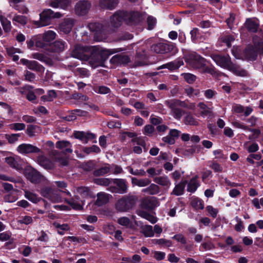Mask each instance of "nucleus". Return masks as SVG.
Instances as JSON below:
<instances>
[{
  "label": "nucleus",
  "instance_id": "obj_1",
  "mask_svg": "<svg viewBox=\"0 0 263 263\" xmlns=\"http://www.w3.org/2000/svg\"><path fill=\"white\" fill-rule=\"evenodd\" d=\"M88 51V61L89 65L93 68L103 66L104 62L109 57L118 52L122 51V48L114 49H104L97 46H90Z\"/></svg>",
  "mask_w": 263,
  "mask_h": 263
},
{
  "label": "nucleus",
  "instance_id": "obj_2",
  "mask_svg": "<svg viewBox=\"0 0 263 263\" xmlns=\"http://www.w3.org/2000/svg\"><path fill=\"white\" fill-rule=\"evenodd\" d=\"M186 61L195 68L201 69L204 73H209L213 76L216 74L215 68L213 66H208L206 60L199 54H190Z\"/></svg>",
  "mask_w": 263,
  "mask_h": 263
},
{
  "label": "nucleus",
  "instance_id": "obj_3",
  "mask_svg": "<svg viewBox=\"0 0 263 263\" xmlns=\"http://www.w3.org/2000/svg\"><path fill=\"white\" fill-rule=\"evenodd\" d=\"M131 24H136L139 20L135 14L129 15L127 11H118L110 16V21L112 27L118 28L123 22L127 21Z\"/></svg>",
  "mask_w": 263,
  "mask_h": 263
},
{
  "label": "nucleus",
  "instance_id": "obj_4",
  "mask_svg": "<svg viewBox=\"0 0 263 263\" xmlns=\"http://www.w3.org/2000/svg\"><path fill=\"white\" fill-rule=\"evenodd\" d=\"M62 16L60 12H54L50 9H44L40 14V20L35 22V25L38 27L48 26L51 24L54 18H59Z\"/></svg>",
  "mask_w": 263,
  "mask_h": 263
},
{
  "label": "nucleus",
  "instance_id": "obj_5",
  "mask_svg": "<svg viewBox=\"0 0 263 263\" xmlns=\"http://www.w3.org/2000/svg\"><path fill=\"white\" fill-rule=\"evenodd\" d=\"M151 50L157 54H175L177 51V48L175 44L172 42H158L151 45Z\"/></svg>",
  "mask_w": 263,
  "mask_h": 263
},
{
  "label": "nucleus",
  "instance_id": "obj_6",
  "mask_svg": "<svg viewBox=\"0 0 263 263\" xmlns=\"http://www.w3.org/2000/svg\"><path fill=\"white\" fill-rule=\"evenodd\" d=\"M135 196H124L119 199L115 204L116 209L120 212H127L131 210L136 203Z\"/></svg>",
  "mask_w": 263,
  "mask_h": 263
},
{
  "label": "nucleus",
  "instance_id": "obj_7",
  "mask_svg": "<svg viewBox=\"0 0 263 263\" xmlns=\"http://www.w3.org/2000/svg\"><path fill=\"white\" fill-rule=\"evenodd\" d=\"M112 183L115 186H110L108 190L112 193L124 194L128 192V183L126 179L115 178L112 179Z\"/></svg>",
  "mask_w": 263,
  "mask_h": 263
},
{
  "label": "nucleus",
  "instance_id": "obj_8",
  "mask_svg": "<svg viewBox=\"0 0 263 263\" xmlns=\"http://www.w3.org/2000/svg\"><path fill=\"white\" fill-rule=\"evenodd\" d=\"M89 48H90V46L77 45L72 50L71 55L74 58L87 61V60H89L88 51L89 49H88Z\"/></svg>",
  "mask_w": 263,
  "mask_h": 263
},
{
  "label": "nucleus",
  "instance_id": "obj_9",
  "mask_svg": "<svg viewBox=\"0 0 263 263\" xmlns=\"http://www.w3.org/2000/svg\"><path fill=\"white\" fill-rule=\"evenodd\" d=\"M91 6V4L88 1H79L76 4L74 7L75 13L78 16H84L88 13Z\"/></svg>",
  "mask_w": 263,
  "mask_h": 263
},
{
  "label": "nucleus",
  "instance_id": "obj_10",
  "mask_svg": "<svg viewBox=\"0 0 263 263\" xmlns=\"http://www.w3.org/2000/svg\"><path fill=\"white\" fill-rule=\"evenodd\" d=\"M242 55L245 59L248 61L253 62L257 60L258 53L254 44H248L242 52Z\"/></svg>",
  "mask_w": 263,
  "mask_h": 263
},
{
  "label": "nucleus",
  "instance_id": "obj_11",
  "mask_svg": "<svg viewBox=\"0 0 263 263\" xmlns=\"http://www.w3.org/2000/svg\"><path fill=\"white\" fill-rule=\"evenodd\" d=\"M211 58L217 65L226 69H228L232 63L231 58L228 55L225 56L214 54L212 55Z\"/></svg>",
  "mask_w": 263,
  "mask_h": 263
},
{
  "label": "nucleus",
  "instance_id": "obj_12",
  "mask_svg": "<svg viewBox=\"0 0 263 263\" xmlns=\"http://www.w3.org/2000/svg\"><path fill=\"white\" fill-rule=\"evenodd\" d=\"M149 57L148 52L143 48L139 49L135 55L134 64L136 67L144 65L146 64Z\"/></svg>",
  "mask_w": 263,
  "mask_h": 263
},
{
  "label": "nucleus",
  "instance_id": "obj_13",
  "mask_svg": "<svg viewBox=\"0 0 263 263\" xmlns=\"http://www.w3.org/2000/svg\"><path fill=\"white\" fill-rule=\"evenodd\" d=\"M130 62V59L128 55L122 54L115 55L110 60V63L115 66H126Z\"/></svg>",
  "mask_w": 263,
  "mask_h": 263
},
{
  "label": "nucleus",
  "instance_id": "obj_14",
  "mask_svg": "<svg viewBox=\"0 0 263 263\" xmlns=\"http://www.w3.org/2000/svg\"><path fill=\"white\" fill-rule=\"evenodd\" d=\"M20 63L23 65L26 66L28 69L31 70L39 72H43L45 70V67L36 61H30L26 59H21Z\"/></svg>",
  "mask_w": 263,
  "mask_h": 263
},
{
  "label": "nucleus",
  "instance_id": "obj_15",
  "mask_svg": "<svg viewBox=\"0 0 263 263\" xmlns=\"http://www.w3.org/2000/svg\"><path fill=\"white\" fill-rule=\"evenodd\" d=\"M17 151L21 154H26L30 153L38 154L41 150L37 147L30 144L23 143L18 145Z\"/></svg>",
  "mask_w": 263,
  "mask_h": 263
},
{
  "label": "nucleus",
  "instance_id": "obj_16",
  "mask_svg": "<svg viewBox=\"0 0 263 263\" xmlns=\"http://www.w3.org/2000/svg\"><path fill=\"white\" fill-rule=\"evenodd\" d=\"M73 136L84 144L87 143L88 141L93 140L96 137L94 134L83 131H74Z\"/></svg>",
  "mask_w": 263,
  "mask_h": 263
},
{
  "label": "nucleus",
  "instance_id": "obj_17",
  "mask_svg": "<svg viewBox=\"0 0 263 263\" xmlns=\"http://www.w3.org/2000/svg\"><path fill=\"white\" fill-rule=\"evenodd\" d=\"M158 201L156 197H151L143 199L141 202V208L147 211H152L157 207Z\"/></svg>",
  "mask_w": 263,
  "mask_h": 263
},
{
  "label": "nucleus",
  "instance_id": "obj_18",
  "mask_svg": "<svg viewBox=\"0 0 263 263\" xmlns=\"http://www.w3.org/2000/svg\"><path fill=\"white\" fill-rule=\"evenodd\" d=\"M26 176L31 182L35 184L40 183L43 177V176L39 172L32 167L27 170Z\"/></svg>",
  "mask_w": 263,
  "mask_h": 263
},
{
  "label": "nucleus",
  "instance_id": "obj_19",
  "mask_svg": "<svg viewBox=\"0 0 263 263\" xmlns=\"http://www.w3.org/2000/svg\"><path fill=\"white\" fill-rule=\"evenodd\" d=\"M199 176L197 175L193 176L187 183L186 191L188 192L194 193L197 189L200 186V182L198 180Z\"/></svg>",
  "mask_w": 263,
  "mask_h": 263
},
{
  "label": "nucleus",
  "instance_id": "obj_20",
  "mask_svg": "<svg viewBox=\"0 0 263 263\" xmlns=\"http://www.w3.org/2000/svg\"><path fill=\"white\" fill-rule=\"evenodd\" d=\"M73 24L74 21L73 19L70 18H66L60 24L59 26L60 30L61 32L68 34L71 31Z\"/></svg>",
  "mask_w": 263,
  "mask_h": 263
},
{
  "label": "nucleus",
  "instance_id": "obj_21",
  "mask_svg": "<svg viewBox=\"0 0 263 263\" xmlns=\"http://www.w3.org/2000/svg\"><path fill=\"white\" fill-rule=\"evenodd\" d=\"M233 110L235 113L243 114L240 117L241 119H243L242 117L249 116L253 111V108L249 106L245 107L240 104H237L233 107Z\"/></svg>",
  "mask_w": 263,
  "mask_h": 263
},
{
  "label": "nucleus",
  "instance_id": "obj_22",
  "mask_svg": "<svg viewBox=\"0 0 263 263\" xmlns=\"http://www.w3.org/2000/svg\"><path fill=\"white\" fill-rule=\"evenodd\" d=\"M96 166V162L93 160H89L83 162H78V167L85 172H90Z\"/></svg>",
  "mask_w": 263,
  "mask_h": 263
},
{
  "label": "nucleus",
  "instance_id": "obj_23",
  "mask_svg": "<svg viewBox=\"0 0 263 263\" xmlns=\"http://www.w3.org/2000/svg\"><path fill=\"white\" fill-rule=\"evenodd\" d=\"M51 49L55 52H61L67 47V44L62 40H57L50 45Z\"/></svg>",
  "mask_w": 263,
  "mask_h": 263
},
{
  "label": "nucleus",
  "instance_id": "obj_24",
  "mask_svg": "<svg viewBox=\"0 0 263 263\" xmlns=\"http://www.w3.org/2000/svg\"><path fill=\"white\" fill-rule=\"evenodd\" d=\"M187 183V180H182L179 183L176 184L172 194L177 196L183 195L184 193V190Z\"/></svg>",
  "mask_w": 263,
  "mask_h": 263
},
{
  "label": "nucleus",
  "instance_id": "obj_25",
  "mask_svg": "<svg viewBox=\"0 0 263 263\" xmlns=\"http://www.w3.org/2000/svg\"><path fill=\"white\" fill-rule=\"evenodd\" d=\"M184 64L183 61L181 59H178L173 62H168L162 65V68H167L170 70H175L178 69L181 66Z\"/></svg>",
  "mask_w": 263,
  "mask_h": 263
},
{
  "label": "nucleus",
  "instance_id": "obj_26",
  "mask_svg": "<svg viewBox=\"0 0 263 263\" xmlns=\"http://www.w3.org/2000/svg\"><path fill=\"white\" fill-rule=\"evenodd\" d=\"M236 76L240 77H246L247 74V71L240 67L239 65L234 64L232 62L228 69Z\"/></svg>",
  "mask_w": 263,
  "mask_h": 263
},
{
  "label": "nucleus",
  "instance_id": "obj_27",
  "mask_svg": "<svg viewBox=\"0 0 263 263\" xmlns=\"http://www.w3.org/2000/svg\"><path fill=\"white\" fill-rule=\"evenodd\" d=\"M118 0H100V6L101 8L113 10L117 6Z\"/></svg>",
  "mask_w": 263,
  "mask_h": 263
},
{
  "label": "nucleus",
  "instance_id": "obj_28",
  "mask_svg": "<svg viewBox=\"0 0 263 263\" xmlns=\"http://www.w3.org/2000/svg\"><path fill=\"white\" fill-rule=\"evenodd\" d=\"M69 0H52L50 2L49 6L52 8H61L65 9L69 5Z\"/></svg>",
  "mask_w": 263,
  "mask_h": 263
},
{
  "label": "nucleus",
  "instance_id": "obj_29",
  "mask_svg": "<svg viewBox=\"0 0 263 263\" xmlns=\"http://www.w3.org/2000/svg\"><path fill=\"white\" fill-rule=\"evenodd\" d=\"M190 204L196 211L203 210L204 207V201L198 197H193L191 201Z\"/></svg>",
  "mask_w": 263,
  "mask_h": 263
},
{
  "label": "nucleus",
  "instance_id": "obj_30",
  "mask_svg": "<svg viewBox=\"0 0 263 263\" xmlns=\"http://www.w3.org/2000/svg\"><path fill=\"white\" fill-rule=\"evenodd\" d=\"M71 143L68 141H59L56 143V147L59 149H63L65 153H71Z\"/></svg>",
  "mask_w": 263,
  "mask_h": 263
},
{
  "label": "nucleus",
  "instance_id": "obj_31",
  "mask_svg": "<svg viewBox=\"0 0 263 263\" xmlns=\"http://www.w3.org/2000/svg\"><path fill=\"white\" fill-rule=\"evenodd\" d=\"M246 27L249 32L256 33L258 31L259 25L251 18H248L246 22Z\"/></svg>",
  "mask_w": 263,
  "mask_h": 263
},
{
  "label": "nucleus",
  "instance_id": "obj_32",
  "mask_svg": "<svg viewBox=\"0 0 263 263\" xmlns=\"http://www.w3.org/2000/svg\"><path fill=\"white\" fill-rule=\"evenodd\" d=\"M108 202V198L104 193H99L97 194V199L95 201V205L101 206L106 204Z\"/></svg>",
  "mask_w": 263,
  "mask_h": 263
},
{
  "label": "nucleus",
  "instance_id": "obj_33",
  "mask_svg": "<svg viewBox=\"0 0 263 263\" xmlns=\"http://www.w3.org/2000/svg\"><path fill=\"white\" fill-rule=\"evenodd\" d=\"M39 164L47 170H51L53 168V164L48 159L42 157L39 158Z\"/></svg>",
  "mask_w": 263,
  "mask_h": 263
},
{
  "label": "nucleus",
  "instance_id": "obj_34",
  "mask_svg": "<svg viewBox=\"0 0 263 263\" xmlns=\"http://www.w3.org/2000/svg\"><path fill=\"white\" fill-rule=\"evenodd\" d=\"M184 123L186 125L197 126L198 122L191 112L186 114L184 118Z\"/></svg>",
  "mask_w": 263,
  "mask_h": 263
},
{
  "label": "nucleus",
  "instance_id": "obj_35",
  "mask_svg": "<svg viewBox=\"0 0 263 263\" xmlns=\"http://www.w3.org/2000/svg\"><path fill=\"white\" fill-rule=\"evenodd\" d=\"M5 162L11 167L17 170H22V166L18 163L16 160L12 157L5 158Z\"/></svg>",
  "mask_w": 263,
  "mask_h": 263
},
{
  "label": "nucleus",
  "instance_id": "obj_36",
  "mask_svg": "<svg viewBox=\"0 0 263 263\" xmlns=\"http://www.w3.org/2000/svg\"><path fill=\"white\" fill-rule=\"evenodd\" d=\"M90 30L99 33L103 30L104 26L102 23L99 22L90 23L88 25Z\"/></svg>",
  "mask_w": 263,
  "mask_h": 263
},
{
  "label": "nucleus",
  "instance_id": "obj_37",
  "mask_svg": "<svg viewBox=\"0 0 263 263\" xmlns=\"http://www.w3.org/2000/svg\"><path fill=\"white\" fill-rule=\"evenodd\" d=\"M0 22L5 32H9L11 30V24L10 21L3 15H0Z\"/></svg>",
  "mask_w": 263,
  "mask_h": 263
},
{
  "label": "nucleus",
  "instance_id": "obj_38",
  "mask_svg": "<svg viewBox=\"0 0 263 263\" xmlns=\"http://www.w3.org/2000/svg\"><path fill=\"white\" fill-rule=\"evenodd\" d=\"M56 36V33L52 30L45 32L43 35L42 39L44 42L50 43L54 40Z\"/></svg>",
  "mask_w": 263,
  "mask_h": 263
},
{
  "label": "nucleus",
  "instance_id": "obj_39",
  "mask_svg": "<svg viewBox=\"0 0 263 263\" xmlns=\"http://www.w3.org/2000/svg\"><path fill=\"white\" fill-rule=\"evenodd\" d=\"M138 215L141 217L145 218V219L150 221L152 223L154 224L157 222V218L153 215L149 214L147 212L144 211H140L138 213Z\"/></svg>",
  "mask_w": 263,
  "mask_h": 263
},
{
  "label": "nucleus",
  "instance_id": "obj_40",
  "mask_svg": "<svg viewBox=\"0 0 263 263\" xmlns=\"http://www.w3.org/2000/svg\"><path fill=\"white\" fill-rule=\"evenodd\" d=\"M24 196L26 198L34 203H36L38 202L41 201V198L38 197L35 194H34L30 191H25Z\"/></svg>",
  "mask_w": 263,
  "mask_h": 263
},
{
  "label": "nucleus",
  "instance_id": "obj_41",
  "mask_svg": "<svg viewBox=\"0 0 263 263\" xmlns=\"http://www.w3.org/2000/svg\"><path fill=\"white\" fill-rule=\"evenodd\" d=\"M40 128V126L37 125L29 124L27 125L26 133L29 137H32L35 136V134L37 133Z\"/></svg>",
  "mask_w": 263,
  "mask_h": 263
},
{
  "label": "nucleus",
  "instance_id": "obj_42",
  "mask_svg": "<svg viewBox=\"0 0 263 263\" xmlns=\"http://www.w3.org/2000/svg\"><path fill=\"white\" fill-rule=\"evenodd\" d=\"M82 151L87 155H89L91 153L98 154L101 152L99 147L96 145H93L90 147H84Z\"/></svg>",
  "mask_w": 263,
  "mask_h": 263
},
{
  "label": "nucleus",
  "instance_id": "obj_43",
  "mask_svg": "<svg viewBox=\"0 0 263 263\" xmlns=\"http://www.w3.org/2000/svg\"><path fill=\"white\" fill-rule=\"evenodd\" d=\"M154 181L163 186H167L170 183V180L167 176L156 177L154 179Z\"/></svg>",
  "mask_w": 263,
  "mask_h": 263
},
{
  "label": "nucleus",
  "instance_id": "obj_44",
  "mask_svg": "<svg viewBox=\"0 0 263 263\" xmlns=\"http://www.w3.org/2000/svg\"><path fill=\"white\" fill-rule=\"evenodd\" d=\"M200 110V114L202 116H206L210 113V108L204 102H199L197 105Z\"/></svg>",
  "mask_w": 263,
  "mask_h": 263
},
{
  "label": "nucleus",
  "instance_id": "obj_45",
  "mask_svg": "<svg viewBox=\"0 0 263 263\" xmlns=\"http://www.w3.org/2000/svg\"><path fill=\"white\" fill-rule=\"evenodd\" d=\"M77 192L83 198H87L90 196V191L88 187L80 186L77 189Z\"/></svg>",
  "mask_w": 263,
  "mask_h": 263
},
{
  "label": "nucleus",
  "instance_id": "obj_46",
  "mask_svg": "<svg viewBox=\"0 0 263 263\" xmlns=\"http://www.w3.org/2000/svg\"><path fill=\"white\" fill-rule=\"evenodd\" d=\"M112 179L106 178H97L95 179L94 182L98 185L107 186L112 182Z\"/></svg>",
  "mask_w": 263,
  "mask_h": 263
},
{
  "label": "nucleus",
  "instance_id": "obj_47",
  "mask_svg": "<svg viewBox=\"0 0 263 263\" xmlns=\"http://www.w3.org/2000/svg\"><path fill=\"white\" fill-rule=\"evenodd\" d=\"M233 125L236 128L242 129L244 130H250L253 132L255 133H259V130L256 129H251L248 126L244 125L243 123L239 121H234L233 122Z\"/></svg>",
  "mask_w": 263,
  "mask_h": 263
},
{
  "label": "nucleus",
  "instance_id": "obj_48",
  "mask_svg": "<svg viewBox=\"0 0 263 263\" xmlns=\"http://www.w3.org/2000/svg\"><path fill=\"white\" fill-rule=\"evenodd\" d=\"M76 73L77 75L79 76V77L81 78H87L90 75L89 71L87 69L83 67L76 68Z\"/></svg>",
  "mask_w": 263,
  "mask_h": 263
},
{
  "label": "nucleus",
  "instance_id": "obj_49",
  "mask_svg": "<svg viewBox=\"0 0 263 263\" xmlns=\"http://www.w3.org/2000/svg\"><path fill=\"white\" fill-rule=\"evenodd\" d=\"M12 21L17 22L22 25H25L28 23L27 17L24 15H15L12 18Z\"/></svg>",
  "mask_w": 263,
  "mask_h": 263
},
{
  "label": "nucleus",
  "instance_id": "obj_50",
  "mask_svg": "<svg viewBox=\"0 0 263 263\" xmlns=\"http://www.w3.org/2000/svg\"><path fill=\"white\" fill-rule=\"evenodd\" d=\"M93 90L96 93L102 95L108 94L111 92L110 88L105 86H99L95 87Z\"/></svg>",
  "mask_w": 263,
  "mask_h": 263
},
{
  "label": "nucleus",
  "instance_id": "obj_51",
  "mask_svg": "<svg viewBox=\"0 0 263 263\" xmlns=\"http://www.w3.org/2000/svg\"><path fill=\"white\" fill-rule=\"evenodd\" d=\"M110 170L109 167L103 166L99 169L96 170L93 172L94 176L98 177L100 176H103L106 174H107Z\"/></svg>",
  "mask_w": 263,
  "mask_h": 263
},
{
  "label": "nucleus",
  "instance_id": "obj_52",
  "mask_svg": "<svg viewBox=\"0 0 263 263\" xmlns=\"http://www.w3.org/2000/svg\"><path fill=\"white\" fill-rule=\"evenodd\" d=\"M53 202H60L62 201V197L58 191H53L49 199Z\"/></svg>",
  "mask_w": 263,
  "mask_h": 263
},
{
  "label": "nucleus",
  "instance_id": "obj_53",
  "mask_svg": "<svg viewBox=\"0 0 263 263\" xmlns=\"http://www.w3.org/2000/svg\"><path fill=\"white\" fill-rule=\"evenodd\" d=\"M21 136V134H12L11 135L6 134L5 138L10 144L15 143L18 140V138Z\"/></svg>",
  "mask_w": 263,
  "mask_h": 263
},
{
  "label": "nucleus",
  "instance_id": "obj_54",
  "mask_svg": "<svg viewBox=\"0 0 263 263\" xmlns=\"http://www.w3.org/2000/svg\"><path fill=\"white\" fill-rule=\"evenodd\" d=\"M191 40L193 43H196L200 35L199 29L194 28L190 31Z\"/></svg>",
  "mask_w": 263,
  "mask_h": 263
},
{
  "label": "nucleus",
  "instance_id": "obj_55",
  "mask_svg": "<svg viewBox=\"0 0 263 263\" xmlns=\"http://www.w3.org/2000/svg\"><path fill=\"white\" fill-rule=\"evenodd\" d=\"M253 43L256 48L258 54L263 55V41H256L254 38L253 40Z\"/></svg>",
  "mask_w": 263,
  "mask_h": 263
},
{
  "label": "nucleus",
  "instance_id": "obj_56",
  "mask_svg": "<svg viewBox=\"0 0 263 263\" xmlns=\"http://www.w3.org/2000/svg\"><path fill=\"white\" fill-rule=\"evenodd\" d=\"M156 18L152 16H148L147 18V29L153 30L156 25Z\"/></svg>",
  "mask_w": 263,
  "mask_h": 263
},
{
  "label": "nucleus",
  "instance_id": "obj_57",
  "mask_svg": "<svg viewBox=\"0 0 263 263\" xmlns=\"http://www.w3.org/2000/svg\"><path fill=\"white\" fill-rule=\"evenodd\" d=\"M31 57L42 62L47 63L48 58L43 53L36 52L32 54Z\"/></svg>",
  "mask_w": 263,
  "mask_h": 263
},
{
  "label": "nucleus",
  "instance_id": "obj_58",
  "mask_svg": "<svg viewBox=\"0 0 263 263\" xmlns=\"http://www.w3.org/2000/svg\"><path fill=\"white\" fill-rule=\"evenodd\" d=\"M183 79L189 84L193 83L196 79V77L190 73H186L182 74Z\"/></svg>",
  "mask_w": 263,
  "mask_h": 263
},
{
  "label": "nucleus",
  "instance_id": "obj_59",
  "mask_svg": "<svg viewBox=\"0 0 263 263\" xmlns=\"http://www.w3.org/2000/svg\"><path fill=\"white\" fill-rule=\"evenodd\" d=\"M213 154L215 156V159L218 160H226L227 157L224 155L223 151L220 149H218L213 151Z\"/></svg>",
  "mask_w": 263,
  "mask_h": 263
},
{
  "label": "nucleus",
  "instance_id": "obj_60",
  "mask_svg": "<svg viewBox=\"0 0 263 263\" xmlns=\"http://www.w3.org/2000/svg\"><path fill=\"white\" fill-rule=\"evenodd\" d=\"M10 128L14 130H22L25 129L26 125L22 123H15L10 124Z\"/></svg>",
  "mask_w": 263,
  "mask_h": 263
},
{
  "label": "nucleus",
  "instance_id": "obj_61",
  "mask_svg": "<svg viewBox=\"0 0 263 263\" xmlns=\"http://www.w3.org/2000/svg\"><path fill=\"white\" fill-rule=\"evenodd\" d=\"M143 234L145 237H153L154 232L152 226H146L143 230Z\"/></svg>",
  "mask_w": 263,
  "mask_h": 263
},
{
  "label": "nucleus",
  "instance_id": "obj_62",
  "mask_svg": "<svg viewBox=\"0 0 263 263\" xmlns=\"http://www.w3.org/2000/svg\"><path fill=\"white\" fill-rule=\"evenodd\" d=\"M107 126L109 128H120L121 123L119 121L111 120L107 122Z\"/></svg>",
  "mask_w": 263,
  "mask_h": 263
},
{
  "label": "nucleus",
  "instance_id": "obj_63",
  "mask_svg": "<svg viewBox=\"0 0 263 263\" xmlns=\"http://www.w3.org/2000/svg\"><path fill=\"white\" fill-rule=\"evenodd\" d=\"M53 191L50 187H45L41 190V193L43 197L49 199Z\"/></svg>",
  "mask_w": 263,
  "mask_h": 263
},
{
  "label": "nucleus",
  "instance_id": "obj_64",
  "mask_svg": "<svg viewBox=\"0 0 263 263\" xmlns=\"http://www.w3.org/2000/svg\"><path fill=\"white\" fill-rule=\"evenodd\" d=\"M155 130V128L152 125L148 124L144 126L143 133L144 135L149 136Z\"/></svg>",
  "mask_w": 263,
  "mask_h": 263
}]
</instances>
